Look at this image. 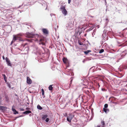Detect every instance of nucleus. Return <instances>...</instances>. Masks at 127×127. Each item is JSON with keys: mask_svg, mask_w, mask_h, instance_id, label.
<instances>
[{"mask_svg": "<svg viewBox=\"0 0 127 127\" xmlns=\"http://www.w3.org/2000/svg\"><path fill=\"white\" fill-rule=\"evenodd\" d=\"M67 61V59L66 58H63V61L64 63H66Z\"/></svg>", "mask_w": 127, "mask_h": 127, "instance_id": "nucleus-18", "label": "nucleus"}, {"mask_svg": "<svg viewBox=\"0 0 127 127\" xmlns=\"http://www.w3.org/2000/svg\"><path fill=\"white\" fill-rule=\"evenodd\" d=\"M74 117V115L73 114L71 113L69 114L67 116L66 119H72Z\"/></svg>", "mask_w": 127, "mask_h": 127, "instance_id": "nucleus-6", "label": "nucleus"}, {"mask_svg": "<svg viewBox=\"0 0 127 127\" xmlns=\"http://www.w3.org/2000/svg\"><path fill=\"white\" fill-rule=\"evenodd\" d=\"M78 30L77 29H76L75 30L76 32H77V33H78H78H79V34H80L81 33V32H79V31H78Z\"/></svg>", "mask_w": 127, "mask_h": 127, "instance_id": "nucleus-25", "label": "nucleus"}, {"mask_svg": "<svg viewBox=\"0 0 127 127\" xmlns=\"http://www.w3.org/2000/svg\"><path fill=\"white\" fill-rule=\"evenodd\" d=\"M102 124L104 126L105 125V123L104 121H103L102 122Z\"/></svg>", "mask_w": 127, "mask_h": 127, "instance_id": "nucleus-29", "label": "nucleus"}, {"mask_svg": "<svg viewBox=\"0 0 127 127\" xmlns=\"http://www.w3.org/2000/svg\"><path fill=\"white\" fill-rule=\"evenodd\" d=\"M104 51L103 49H101L99 51V53H103Z\"/></svg>", "mask_w": 127, "mask_h": 127, "instance_id": "nucleus-21", "label": "nucleus"}, {"mask_svg": "<svg viewBox=\"0 0 127 127\" xmlns=\"http://www.w3.org/2000/svg\"><path fill=\"white\" fill-rule=\"evenodd\" d=\"M28 41H30V40H28Z\"/></svg>", "mask_w": 127, "mask_h": 127, "instance_id": "nucleus-44", "label": "nucleus"}, {"mask_svg": "<svg viewBox=\"0 0 127 127\" xmlns=\"http://www.w3.org/2000/svg\"><path fill=\"white\" fill-rule=\"evenodd\" d=\"M94 35H95V33L94 32H93L92 33V36L93 37H94Z\"/></svg>", "mask_w": 127, "mask_h": 127, "instance_id": "nucleus-31", "label": "nucleus"}, {"mask_svg": "<svg viewBox=\"0 0 127 127\" xmlns=\"http://www.w3.org/2000/svg\"><path fill=\"white\" fill-rule=\"evenodd\" d=\"M3 77L4 78V79L5 80V82H6L7 81H6V76H5V74H3Z\"/></svg>", "mask_w": 127, "mask_h": 127, "instance_id": "nucleus-19", "label": "nucleus"}, {"mask_svg": "<svg viewBox=\"0 0 127 127\" xmlns=\"http://www.w3.org/2000/svg\"><path fill=\"white\" fill-rule=\"evenodd\" d=\"M5 60L7 63V64L8 66H11L12 64H11L10 61L9 59L7 57H6Z\"/></svg>", "mask_w": 127, "mask_h": 127, "instance_id": "nucleus-5", "label": "nucleus"}, {"mask_svg": "<svg viewBox=\"0 0 127 127\" xmlns=\"http://www.w3.org/2000/svg\"><path fill=\"white\" fill-rule=\"evenodd\" d=\"M73 22H70L68 24L66 25V27L67 28V29L69 30L70 29V28H72L73 26Z\"/></svg>", "mask_w": 127, "mask_h": 127, "instance_id": "nucleus-4", "label": "nucleus"}, {"mask_svg": "<svg viewBox=\"0 0 127 127\" xmlns=\"http://www.w3.org/2000/svg\"><path fill=\"white\" fill-rule=\"evenodd\" d=\"M31 111H29V110H27L23 113V114H24L26 115V114H29L30 113H31Z\"/></svg>", "mask_w": 127, "mask_h": 127, "instance_id": "nucleus-10", "label": "nucleus"}, {"mask_svg": "<svg viewBox=\"0 0 127 127\" xmlns=\"http://www.w3.org/2000/svg\"><path fill=\"white\" fill-rule=\"evenodd\" d=\"M97 127H100V125H98Z\"/></svg>", "mask_w": 127, "mask_h": 127, "instance_id": "nucleus-39", "label": "nucleus"}, {"mask_svg": "<svg viewBox=\"0 0 127 127\" xmlns=\"http://www.w3.org/2000/svg\"><path fill=\"white\" fill-rule=\"evenodd\" d=\"M108 106V105L107 104H106L104 105V108H106Z\"/></svg>", "mask_w": 127, "mask_h": 127, "instance_id": "nucleus-23", "label": "nucleus"}, {"mask_svg": "<svg viewBox=\"0 0 127 127\" xmlns=\"http://www.w3.org/2000/svg\"><path fill=\"white\" fill-rule=\"evenodd\" d=\"M42 48L44 50H45L44 49V48L43 47H42Z\"/></svg>", "mask_w": 127, "mask_h": 127, "instance_id": "nucleus-41", "label": "nucleus"}, {"mask_svg": "<svg viewBox=\"0 0 127 127\" xmlns=\"http://www.w3.org/2000/svg\"><path fill=\"white\" fill-rule=\"evenodd\" d=\"M107 31L106 30H104L103 32V33L106 34V32Z\"/></svg>", "mask_w": 127, "mask_h": 127, "instance_id": "nucleus-28", "label": "nucleus"}, {"mask_svg": "<svg viewBox=\"0 0 127 127\" xmlns=\"http://www.w3.org/2000/svg\"><path fill=\"white\" fill-rule=\"evenodd\" d=\"M35 48H36V49L37 50V46H35Z\"/></svg>", "mask_w": 127, "mask_h": 127, "instance_id": "nucleus-40", "label": "nucleus"}, {"mask_svg": "<svg viewBox=\"0 0 127 127\" xmlns=\"http://www.w3.org/2000/svg\"><path fill=\"white\" fill-rule=\"evenodd\" d=\"M41 91H42V95H44V89L42 88L41 89Z\"/></svg>", "mask_w": 127, "mask_h": 127, "instance_id": "nucleus-20", "label": "nucleus"}, {"mask_svg": "<svg viewBox=\"0 0 127 127\" xmlns=\"http://www.w3.org/2000/svg\"><path fill=\"white\" fill-rule=\"evenodd\" d=\"M83 63H84V60L83 61Z\"/></svg>", "mask_w": 127, "mask_h": 127, "instance_id": "nucleus-43", "label": "nucleus"}, {"mask_svg": "<svg viewBox=\"0 0 127 127\" xmlns=\"http://www.w3.org/2000/svg\"><path fill=\"white\" fill-rule=\"evenodd\" d=\"M91 52V51L90 50H88L86 51H84V53L86 55H87L89 52Z\"/></svg>", "mask_w": 127, "mask_h": 127, "instance_id": "nucleus-16", "label": "nucleus"}, {"mask_svg": "<svg viewBox=\"0 0 127 127\" xmlns=\"http://www.w3.org/2000/svg\"><path fill=\"white\" fill-rule=\"evenodd\" d=\"M42 31L45 34H47L48 33V32L46 29H43Z\"/></svg>", "mask_w": 127, "mask_h": 127, "instance_id": "nucleus-12", "label": "nucleus"}, {"mask_svg": "<svg viewBox=\"0 0 127 127\" xmlns=\"http://www.w3.org/2000/svg\"><path fill=\"white\" fill-rule=\"evenodd\" d=\"M25 36L29 38H33L34 37L35 38H36L37 41H39V44H42L43 45H45V43L44 42V40L42 39H39L40 37L37 34H33L32 32L29 33V32H27L25 35Z\"/></svg>", "mask_w": 127, "mask_h": 127, "instance_id": "nucleus-1", "label": "nucleus"}, {"mask_svg": "<svg viewBox=\"0 0 127 127\" xmlns=\"http://www.w3.org/2000/svg\"><path fill=\"white\" fill-rule=\"evenodd\" d=\"M123 53H125V55H126V54L127 53V50H125L122 53V55H123Z\"/></svg>", "mask_w": 127, "mask_h": 127, "instance_id": "nucleus-24", "label": "nucleus"}, {"mask_svg": "<svg viewBox=\"0 0 127 127\" xmlns=\"http://www.w3.org/2000/svg\"><path fill=\"white\" fill-rule=\"evenodd\" d=\"M3 59L4 60L5 59V58L3 56Z\"/></svg>", "mask_w": 127, "mask_h": 127, "instance_id": "nucleus-38", "label": "nucleus"}, {"mask_svg": "<svg viewBox=\"0 0 127 127\" xmlns=\"http://www.w3.org/2000/svg\"><path fill=\"white\" fill-rule=\"evenodd\" d=\"M103 110L106 113L108 112L109 111V109L106 108H103Z\"/></svg>", "mask_w": 127, "mask_h": 127, "instance_id": "nucleus-14", "label": "nucleus"}, {"mask_svg": "<svg viewBox=\"0 0 127 127\" xmlns=\"http://www.w3.org/2000/svg\"><path fill=\"white\" fill-rule=\"evenodd\" d=\"M68 3L69 4H70L71 1V0H68Z\"/></svg>", "mask_w": 127, "mask_h": 127, "instance_id": "nucleus-33", "label": "nucleus"}, {"mask_svg": "<svg viewBox=\"0 0 127 127\" xmlns=\"http://www.w3.org/2000/svg\"><path fill=\"white\" fill-rule=\"evenodd\" d=\"M67 121L69 122H71V120H67Z\"/></svg>", "mask_w": 127, "mask_h": 127, "instance_id": "nucleus-32", "label": "nucleus"}, {"mask_svg": "<svg viewBox=\"0 0 127 127\" xmlns=\"http://www.w3.org/2000/svg\"><path fill=\"white\" fill-rule=\"evenodd\" d=\"M44 120L46 122H50V121H49V120Z\"/></svg>", "mask_w": 127, "mask_h": 127, "instance_id": "nucleus-27", "label": "nucleus"}, {"mask_svg": "<svg viewBox=\"0 0 127 127\" xmlns=\"http://www.w3.org/2000/svg\"><path fill=\"white\" fill-rule=\"evenodd\" d=\"M12 110L13 112V113L14 114H17L18 113V112L16 111L15 109L13 108H12Z\"/></svg>", "mask_w": 127, "mask_h": 127, "instance_id": "nucleus-11", "label": "nucleus"}, {"mask_svg": "<svg viewBox=\"0 0 127 127\" xmlns=\"http://www.w3.org/2000/svg\"><path fill=\"white\" fill-rule=\"evenodd\" d=\"M8 87H9L10 88V84H8Z\"/></svg>", "mask_w": 127, "mask_h": 127, "instance_id": "nucleus-34", "label": "nucleus"}, {"mask_svg": "<svg viewBox=\"0 0 127 127\" xmlns=\"http://www.w3.org/2000/svg\"><path fill=\"white\" fill-rule=\"evenodd\" d=\"M78 43L80 45H83V43L79 41H78Z\"/></svg>", "mask_w": 127, "mask_h": 127, "instance_id": "nucleus-26", "label": "nucleus"}, {"mask_svg": "<svg viewBox=\"0 0 127 127\" xmlns=\"http://www.w3.org/2000/svg\"><path fill=\"white\" fill-rule=\"evenodd\" d=\"M48 115L46 114H44L42 115V119H49L48 118H47Z\"/></svg>", "mask_w": 127, "mask_h": 127, "instance_id": "nucleus-8", "label": "nucleus"}, {"mask_svg": "<svg viewBox=\"0 0 127 127\" xmlns=\"http://www.w3.org/2000/svg\"><path fill=\"white\" fill-rule=\"evenodd\" d=\"M106 21H107V20H108V19H106Z\"/></svg>", "mask_w": 127, "mask_h": 127, "instance_id": "nucleus-42", "label": "nucleus"}, {"mask_svg": "<svg viewBox=\"0 0 127 127\" xmlns=\"http://www.w3.org/2000/svg\"><path fill=\"white\" fill-rule=\"evenodd\" d=\"M102 39L103 40H105V38L106 37V34L103 33L102 35Z\"/></svg>", "mask_w": 127, "mask_h": 127, "instance_id": "nucleus-13", "label": "nucleus"}, {"mask_svg": "<svg viewBox=\"0 0 127 127\" xmlns=\"http://www.w3.org/2000/svg\"><path fill=\"white\" fill-rule=\"evenodd\" d=\"M50 15H51V16H53V15H53V14H50Z\"/></svg>", "mask_w": 127, "mask_h": 127, "instance_id": "nucleus-36", "label": "nucleus"}, {"mask_svg": "<svg viewBox=\"0 0 127 127\" xmlns=\"http://www.w3.org/2000/svg\"><path fill=\"white\" fill-rule=\"evenodd\" d=\"M124 68L125 69H127V66H125L124 67Z\"/></svg>", "mask_w": 127, "mask_h": 127, "instance_id": "nucleus-35", "label": "nucleus"}, {"mask_svg": "<svg viewBox=\"0 0 127 127\" xmlns=\"http://www.w3.org/2000/svg\"><path fill=\"white\" fill-rule=\"evenodd\" d=\"M13 39L11 42V44H12L15 41L17 40H19V41H24V40H21V39L20 36L21 35L20 34H17V35H13Z\"/></svg>", "mask_w": 127, "mask_h": 127, "instance_id": "nucleus-2", "label": "nucleus"}, {"mask_svg": "<svg viewBox=\"0 0 127 127\" xmlns=\"http://www.w3.org/2000/svg\"><path fill=\"white\" fill-rule=\"evenodd\" d=\"M89 17H92V18H93V17H94V16H89Z\"/></svg>", "mask_w": 127, "mask_h": 127, "instance_id": "nucleus-37", "label": "nucleus"}, {"mask_svg": "<svg viewBox=\"0 0 127 127\" xmlns=\"http://www.w3.org/2000/svg\"><path fill=\"white\" fill-rule=\"evenodd\" d=\"M37 108L40 110H42V108L39 105L37 106Z\"/></svg>", "mask_w": 127, "mask_h": 127, "instance_id": "nucleus-15", "label": "nucleus"}, {"mask_svg": "<svg viewBox=\"0 0 127 127\" xmlns=\"http://www.w3.org/2000/svg\"><path fill=\"white\" fill-rule=\"evenodd\" d=\"M60 9L61 10L62 13L65 16L67 14V11L65 9V6H62Z\"/></svg>", "mask_w": 127, "mask_h": 127, "instance_id": "nucleus-3", "label": "nucleus"}, {"mask_svg": "<svg viewBox=\"0 0 127 127\" xmlns=\"http://www.w3.org/2000/svg\"><path fill=\"white\" fill-rule=\"evenodd\" d=\"M6 109L7 107H6L0 106V110H4Z\"/></svg>", "mask_w": 127, "mask_h": 127, "instance_id": "nucleus-9", "label": "nucleus"}, {"mask_svg": "<svg viewBox=\"0 0 127 127\" xmlns=\"http://www.w3.org/2000/svg\"><path fill=\"white\" fill-rule=\"evenodd\" d=\"M53 85H50L49 87V89L50 91H51L52 90L53 88L52 87Z\"/></svg>", "mask_w": 127, "mask_h": 127, "instance_id": "nucleus-17", "label": "nucleus"}, {"mask_svg": "<svg viewBox=\"0 0 127 127\" xmlns=\"http://www.w3.org/2000/svg\"><path fill=\"white\" fill-rule=\"evenodd\" d=\"M5 99L7 101H8L9 100V98L7 96H5Z\"/></svg>", "mask_w": 127, "mask_h": 127, "instance_id": "nucleus-22", "label": "nucleus"}, {"mask_svg": "<svg viewBox=\"0 0 127 127\" xmlns=\"http://www.w3.org/2000/svg\"><path fill=\"white\" fill-rule=\"evenodd\" d=\"M27 83L29 84H30L32 83V81L31 79L29 77H27Z\"/></svg>", "mask_w": 127, "mask_h": 127, "instance_id": "nucleus-7", "label": "nucleus"}, {"mask_svg": "<svg viewBox=\"0 0 127 127\" xmlns=\"http://www.w3.org/2000/svg\"><path fill=\"white\" fill-rule=\"evenodd\" d=\"M20 111H23L24 110V109L23 108H20Z\"/></svg>", "mask_w": 127, "mask_h": 127, "instance_id": "nucleus-30", "label": "nucleus"}]
</instances>
